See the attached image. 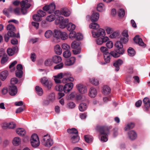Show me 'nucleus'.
Returning <instances> with one entry per match:
<instances>
[{
	"instance_id": "nucleus-1",
	"label": "nucleus",
	"mask_w": 150,
	"mask_h": 150,
	"mask_svg": "<svg viewBox=\"0 0 150 150\" xmlns=\"http://www.w3.org/2000/svg\"><path fill=\"white\" fill-rule=\"evenodd\" d=\"M54 80L56 83H61V81L60 79L63 78L62 82L64 83H66L69 81H72L74 79L71 77V75L70 73H60L58 74L57 75L54 76Z\"/></svg>"
},
{
	"instance_id": "nucleus-2",
	"label": "nucleus",
	"mask_w": 150,
	"mask_h": 150,
	"mask_svg": "<svg viewBox=\"0 0 150 150\" xmlns=\"http://www.w3.org/2000/svg\"><path fill=\"white\" fill-rule=\"evenodd\" d=\"M6 29L8 31L7 34H6L4 36L5 40L7 42L10 37H16L17 38H20L19 33L16 34L15 32L16 28L13 25L11 24H9L7 26Z\"/></svg>"
},
{
	"instance_id": "nucleus-3",
	"label": "nucleus",
	"mask_w": 150,
	"mask_h": 150,
	"mask_svg": "<svg viewBox=\"0 0 150 150\" xmlns=\"http://www.w3.org/2000/svg\"><path fill=\"white\" fill-rule=\"evenodd\" d=\"M115 51H112L110 53L111 56L117 58L120 57V55L123 54L125 52V50L123 46L120 42H116L115 44Z\"/></svg>"
},
{
	"instance_id": "nucleus-4",
	"label": "nucleus",
	"mask_w": 150,
	"mask_h": 150,
	"mask_svg": "<svg viewBox=\"0 0 150 150\" xmlns=\"http://www.w3.org/2000/svg\"><path fill=\"white\" fill-rule=\"evenodd\" d=\"M96 130L100 132V134L103 136L101 137V140L104 142H106L108 139L107 137L109 134V129L106 126L97 125L96 126Z\"/></svg>"
},
{
	"instance_id": "nucleus-5",
	"label": "nucleus",
	"mask_w": 150,
	"mask_h": 150,
	"mask_svg": "<svg viewBox=\"0 0 150 150\" xmlns=\"http://www.w3.org/2000/svg\"><path fill=\"white\" fill-rule=\"evenodd\" d=\"M33 4L32 0H23L20 3L21 11L23 15L28 13V9Z\"/></svg>"
},
{
	"instance_id": "nucleus-6",
	"label": "nucleus",
	"mask_w": 150,
	"mask_h": 150,
	"mask_svg": "<svg viewBox=\"0 0 150 150\" xmlns=\"http://www.w3.org/2000/svg\"><path fill=\"white\" fill-rule=\"evenodd\" d=\"M68 22L69 20L68 19H64L63 17H59L56 18L55 23L56 25H59V27L60 28H64L67 27Z\"/></svg>"
},
{
	"instance_id": "nucleus-7",
	"label": "nucleus",
	"mask_w": 150,
	"mask_h": 150,
	"mask_svg": "<svg viewBox=\"0 0 150 150\" xmlns=\"http://www.w3.org/2000/svg\"><path fill=\"white\" fill-rule=\"evenodd\" d=\"M54 36L57 40L61 38L62 40L67 39L68 38V34L66 32H61L57 30H54Z\"/></svg>"
},
{
	"instance_id": "nucleus-8",
	"label": "nucleus",
	"mask_w": 150,
	"mask_h": 150,
	"mask_svg": "<svg viewBox=\"0 0 150 150\" xmlns=\"http://www.w3.org/2000/svg\"><path fill=\"white\" fill-rule=\"evenodd\" d=\"M41 142L43 145L49 147H50L53 144L52 140L48 134L43 137Z\"/></svg>"
},
{
	"instance_id": "nucleus-9",
	"label": "nucleus",
	"mask_w": 150,
	"mask_h": 150,
	"mask_svg": "<svg viewBox=\"0 0 150 150\" xmlns=\"http://www.w3.org/2000/svg\"><path fill=\"white\" fill-rule=\"evenodd\" d=\"M92 33L93 37L98 38L99 37H105V33L104 30L102 28L94 30L92 31Z\"/></svg>"
},
{
	"instance_id": "nucleus-10",
	"label": "nucleus",
	"mask_w": 150,
	"mask_h": 150,
	"mask_svg": "<svg viewBox=\"0 0 150 150\" xmlns=\"http://www.w3.org/2000/svg\"><path fill=\"white\" fill-rule=\"evenodd\" d=\"M32 146L35 148L38 146L40 145V142L37 135L34 134L31 137L30 139Z\"/></svg>"
},
{
	"instance_id": "nucleus-11",
	"label": "nucleus",
	"mask_w": 150,
	"mask_h": 150,
	"mask_svg": "<svg viewBox=\"0 0 150 150\" xmlns=\"http://www.w3.org/2000/svg\"><path fill=\"white\" fill-rule=\"evenodd\" d=\"M55 5L54 3H52L49 5H46L43 7V10L49 13H53L55 9Z\"/></svg>"
},
{
	"instance_id": "nucleus-12",
	"label": "nucleus",
	"mask_w": 150,
	"mask_h": 150,
	"mask_svg": "<svg viewBox=\"0 0 150 150\" xmlns=\"http://www.w3.org/2000/svg\"><path fill=\"white\" fill-rule=\"evenodd\" d=\"M16 69L17 70L15 71L16 76L19 78H21L22 77L23 73L22 65L21 64H18L17 66Z\"/></svg>"
},
{
	"instance_id": "nucleus-13",
	"label": "nucleus",
	"mask_w": 150,
	"mask_h": 150,
	"mask_svg": "<svg viewBox=\"0 0 150 150\" xmlns=\"http://www.w3.org/2000/svg\"><path fill=\"white\" fill-rule=\"evenodd\" d=\"M41 82L43 86L48 89L51 88L52 83L51 81H49L46 77H43L41 80Z\"/></svg>"
},
{
	"instance_id": "nucleus-14",
	"label": "nucleus",
	"mask_w": 150,
	"mask_h": 150,
	"mask_svg": "<svg viewBox=\"0 0 150 150\" xmlns=\"http://www.w3.org/2000/svg\"><path fill=\"white\" fill-rule=\"evenodd\" d=\"M55 89L57 91H59L60 92L58 93V98L60 99L64 95V93H62V91H64V86L60 85H57L55 88Z\"/></svg>"
},
{
	"instance_id": "nucleus-15",
	"label": "nucleus",
	"mask_w": 150,
	"mask_h": 150,
	"mask_svg": "<svg viewBox=\"0 0 150 150\" xmlns=\"http://www.w3.org/2000/svg\"><path fill=\"white\" fill-rule=\"evenodd\" d=\"M76 87L79 92L81 93L84 94L87 92V87L84 85L79 84L76 85Z\"/></svg>"
},
{
	"instance_id": "nucleus-16",
	"label": "nucleus",
	"mask_w": 150,
	"mask_h": 150,
	"mask_svg": "<svg viewBox=\"0 0 150 150\" xmlns=\"http://www.w3.org/2000/svg\"><path fill=\"white\" fill-rule=\"evenodd\" d=\"M73 87V84L72 82L66 83L64 86V92L67 93L69 92Z\"/></svg>"
},
{
	"instance_id": "nucleus-17",
	"label": "nucleus",
	"mask_w": 150,
	"mask_h": 150,
	"mask_svg": "<svg viewBox=\"0 0 150 150\" xmlns=\"http://www.w3.org/2000/svg\"><path fill=\"white\" fill-rule=\"evenodd\" d=\"M109 40V38L107 36L100 37L96 40L97 44L101 45L103 43L107 42Z\"/></svg>"
},
{
	"instance_id": "nucleus-18",
	"label": "nucleus",
	"mask_w": 150,
	"mask_h": 150,
	"mask_svg": "<svg viewBox=\"0 0 150 150\" xmlns=\"http://www.w3.org/2000/svg\"><path fill=\"white\" fill-rule=\"evenodd\" d=\"M133 40L136 43L138 44L139 46L145 47L146 45L142 39L139 37V35H136L133 38Z\"/></svg>"
},
{
	"instance_id": "nucleus-19",
	"label": "nucleus",
	"mask_w": 150,
	"mask_h": 150,
	"mask_svg": "<svg viewBox=\"0 0 150 150\" xmlns=\"http://www.w3.org/2000/svg\"><path fill=\"white\" fill-rule=\"evenodd\" d=\"M104 56V58L105 61V62H99L100 64L102 65H105L107 63H109L111 59V56L110 53H107V54H105Z\"/></svg>"
},
{
	"instance_id": "nucleus-20",
	"label": "nucleus",
	"mask_w": 150,
	"mask_h": 150,
	"mask_svg": "<svg viewBox=\"0 0 150 150\" xmlns=\"http://www.w3.org/2000/svg\"><path fill=\"white\" fill-rule=\"evenodd\" d=\"M76 99L78 102H85L86 101L87 102L89 103V100L85 96H81L80 94L76 95Z\"/></svg>"
},
{
	"instance_id": "nucleus-21",
	"label": "nucleus",
	"mask_w": 150,
	"mask_h": 150,
	"mask_svg": "<svg viewBox=\"0 0 150 150\" xmlns=\"http://www.w3.org/2000/svg\"><path fill=\"white\" fill-rule=\"evenodd\" d=\"M18 51V48L17 46H14L13 48H8L7 50L8 54L10 56H12L14 53Z\"/></svg>"
},
{
	"instance_id": "nucleus-22",
	"label": "nucleus",
	"mask_w": 150,
	"mask_h": 150,
	"mask_svg": "<svg viewBox=\"0 0 150 150\" xmlns=\"http://www.w3.org/2000/svg\"><path fill=\"white\" fill-rule=\"evenodd\" d=\"M17 87L15 85H12L9 87V93L11 96H14L17 93Z\"/></svg>"
},
{
	"instance_id": "nucleus-23",
	"label": "nucleus",
	"mask_w": 150,
	"mask_h": 150,
	"mask_svg": "<svg viewBox=\"0 0 150 150\" xmlns=\"http://www.w3.org/2000/svg\"><path fill=\"white\" fill-rule=\"evenodd\" d=\"M123 63V61L120 59L116 61L113 64V66L115 68V71H117L120 69V66Z\"/></svg>"
},
{
	"instance_id": "nucleus-24",
	"label": "nucleus",
	"mask_w": 150,
	"mask_h": 150,
	"mask_svg": "<svg viewBox=\"0 0 150 150\" xmlns=\"http://www.w3.org/2000/svg\"><path fill=\"white\" fill-rule=\"evenodd\" d=\"M88 94L90 97L94 98L97 95V90L95 88L93 87H91L90 89Z\"/></svg>"
},
{
	"instance_id": "nucleus-25",
	"label": "nucleus",
	"mask_w": 150,
	"mask_h": 150,
	"mask_svg": "<svg viewBox=\"0 0 150 150\" xmlns=\"http://www.w3.org/2000/svg\"><path fill=\"white\" fill-rule=\"evenodd\" d=\"M128 134L129 139L131 140H134L136 139L137 137L136 133L133 130H131L129 131L128 133Z\"/></svg>"
},
{
	"instance_id": "nucleus-26",
	"label": "nucleus",
	"mask_w": 150,
	"mask_h": 150,
	"mask_svg": "<svg viewBox=\"0 0 150 150\" xmlns=\"http://www.w3.org/2000/svg\"><path fill=\"white\" fill-rule=\"evenodd\" d=\"M76 58L74 57H72L70 59H67L65 62V64L68 66L73 65L75 62Z\"/></svg>"
},
{
	"instance_id": "nucleus-27",
	"label": "nucleus",
	"mask_w": 150,
	"mask_h": 150,
	"mask_svg": "<svg viewBox=\"0 0 150 150\" xmlns=\"http://www.w3.org/2000/svg\"><path fill=\"white\" fill-rule=\"evenodd\" d=\"M99 15L98 13H93L92 15L91 19L92 22L97 21L99 18Z\"/></svg>"
},
{
	"instance_id": "nucleus-28",
	"label": "nucleus",
	"mask_w": 150,
	"mask_h": 150,
	"mask_svg": "<svg viewBox=\"0 0 150 150\" xmlns=\"http://www.w3.org/2000/svg\"><path fill=\"white\" fill-rule=\"evenodd\" d=\"M8 75V72L7 70L2 71L0 74V79L3 81H4Z\"/></svg>"
},
{
	"instance_id": "nucleus-29",
	"label": "nucleus",
	"mask_w": 150,
	"mask_h": 150,
	"mask_svg": "<svg viewBox=\"0 0 150 150\" xmlns=\"http://www.w3.org/2000/svg\"><path fill=\"white\" fill-rule=\"evenodd\" d=\"M12 9L11 8H5L3 10V13L7 17L10 16V13L12 12Z\"/></svg>"
},
{
	"instance_id": "nucleus-30",
	"label": "nucleus",
	"mask_w": 150,
	"mask_h": 150,
	"mask_svg": "<svg viewBox=\"0 0 150 150\" xmlns=\"http://www.w3.org/2000/svg\"><path fill=\"white\" fill-rule=\"evenodd\" d=\"M71 13L70 11L66 8L62 9V15L65 17L69 16Z\"/></svg>"
},
{
	"instance_id": "nucleus-31",
	"label": "nucleus",
	"mask_w": 150,
	"mask_h": 150,
	"mask_svg": "<svg viewBox=\"0 0 150 150\" xmlns=\"http://www.w3.org/2000/svg\"><path fill=\"white\" fill-rule=\"evenodd\" d=\"M54 51L58 55H60L62 53V49L59 45H57L54 47Z\"/></svg>"
},
{
	"instance_id": "nucleus-32",
	"label": "nucleus",
	"mask_w": 150,
	"mask_h": 150,
	"mask_svg": "<svg viewBox=\"0 0 150 150\" xmlns=\"http://www.w3.org/2000/svg\"><path fill=\"white\" fill-rule=\"evenodd\" d=\"M53 62L57 64L60 62L62 60L61 57L58 55H54L52 57Z\"/></svg>"
},
{
	"instance_id": "nucleus-33",
	"label": "nucleus",
	"mask_w": 150,
	"mask_h": 150,
	"mask_svg": "<svg viewBox=\"0 0 150 150\" xmlns=\"http://www.w3.org/2000/svg\"><path fill=\"white\" fill-rule=\"evenodd\" d=\"M103 93L105 95L109 94L111 91L110 88L107 85L104 86L103 88Z\"/></svg>"
},
{
	"instance_id": "nucleus-34",
	"label": "nucleus",
	"mask_w": 150,
	"mask_h": 150,
	"mask_svg": "<svg viewBox=\"0 0 150 150\" xmlns=\"http://www.w3.org/2000/svg\"><path fill=\"white\" fill-rule=\"evenodd\" d=\"M71 141L73 143H75L77 142L79 140V137L78 136V134L76 135L71 136Z\"/></svg>"
},
{
	"instance_id": "nucleus-35",
	"label": "nucleus",
	"mask_w": 150,
	"mask_h": 150,
	"mask_svg": "<svg viewBox=\"0 0 150 150\" xmlns=\"http://www.w3.org/2000/svg\"><path fill=\"white\" fill-rule=\"evenodd\" d=\"M75 25L71 23H69L67 25V29L69 31H73L75 29Z\"/></svg>"
},
{
	"instance_id": "nucleus-36",
	"label": "nucleus",
	"mask_w": 150,
	"mask_h": 150,
	"mask_svg": "<svg viewBox=\"0 0 150 150\" xmlns=\"http://www.w3.org/2000/svg\"><path fill=\"white\" fill-rule=\"evenodd\" d=\"M80 43L79 42H73L71 44V47L73 49H80Z\"/></svg>"
},
{
	"instance_id": "nucleus-37",
	"label": "nucleus",
	"mask_w": 150,
	"mask_h": 150,
	"mask_svg": "<svg viewBox=\"0 0 150 150\" xmlns=\"http://www.w3.org/2000/svg\"><path fill=\"white\" fill-rule=\"evenodd\" d=\"M21 139L18 137H15L13 140V143L15 146H18L21 143Z\"/></svg>"
},
{
	"instance_id": "nucleus-38",
	"label": "nucleus",
	"mask_w": 150,
	"mask_h": 150,
	"mask_svg": "<svg viewBox=\"0 0 150 150\" xmlns=\"http://www.w3.org/2000/svg\"><path fill=\"white\" fill-rule=\"evenodd\" d=\"M37 94L39 96H41L43 93V91L42 88L39 86H36L35 88Z\"/></svg>"
},
{
	"instance_id": "nucleus-39",
	"label": "nucleus",
	"mask_w": 150,
	"mask_h": 150,
	"mask_svg": "<svg viewBox=\"0 0 150 150\" xmlns=\"http://www.w3.org/2000/svg\"><path fill=\"white\" fill-rule=\"evenodd\" d=\"M16 133L20 136H24L25 133V131L23 129L18 128L16 130Z\"/></svg>"
},
{
	"instance_id": "nucleus-40",
	"label": "nucleus",
	"mask_w": 150,
	"mask_h": 150,
	"mask_svg": "<svg viewBox=\"0 0 150 150\" xmlns=\"http://www.w3.org/2000/svg\"><path fill=\"white\" fill-rule=\"evenodd\" d=\"M89 27L90 28L94 30H97L99 28V25L96 23H91L89 25Z\"/></svg>"
},
{
	"instance_id": "nucleus-41",
	"label": "nucleus",
	"mask_w": 150,
	"mask_h": 150,
	"mask_svg": "<svg viewBox=\"0 0 150 150\" xmlns=\"http://www.w3.org/2000/svg\"><path fill=\"white\" fill-rule=\"evenodd\" d=\"M127 52L129 56L133 57L134 56L135 54V52L134 49L131 47H129L127 50Z\"/></svg>"
},
{
	"instance_id": "nucleus-42",
	"label": "nucleus",
	"mask_w": 150,
	"mask_h": 150,
	"mask_svg": "<svg viewBox=\"0 0 150 150\" xmlns=\"http://www.w3.org/2000/svg\"><path fill=\"white\" fill-rule=\"evenodd\" d=\"M67 132L70 134H78V132L76 129L75 128L68 129L67 130Z\"/></svg>"
},
{
	"instance_id": "nucleus-43",
	"label": "nucleus",
	"mask_w": 150,
	"mask_h": 150,
	"mask_svg": "<svg viewBox=\"0 0 150 150\" xmlns=\"http://www.w3.org/2000/svg\"><path fill=\"white\" fill-rule=\"evenodd\" d=\"M71 55L70 50H66L63 52V55L65 58H68L70 57Z\"/></svg>"
},
{
	"instance_id": "nucleus-44",
	"label": "nucleus",
	"mask_w": 150,
	"mask_h": 150,
	"mask_svg": "<svg viewBox=\"0 0 150 150\" xmlns=\"http://www.w3.org/2000/svg\"><path fill=\"white\" fill-rule=\"evenodd\" d=\"M89 81L92 84L95 86H97L99 84L98 81L94 78L90 79Z\"/></svg>"
},
{
	"instance_id": "nucleus-45",
	"label": "nucleus",
	"mask_w": 150,
	"mask_h": 150,
	"mask_svg": "<svg viewBox=\"0 0 150 150\" xmlns=\"http://www.w3.org/2000/svg\"><path fill=\"white\" fill-rule=\"evenodd\" d=\"M87 108V105L86 104H80L79 109L81 112L83 111Z\"/></svg>"
},
{
	"instance_id": "nucleus-46",
	"label": "nucleus",
	"mask_w": 150,
	"mask_h": 150,
	"mask_svg": "<svg viewBox=\"0 0 150 150\" xmlns=\"http://www.w3.org/2000/svg\"><path fill=\"white\" fill-rule=\"evenodd\" d=\"M33 20L37 22H39L42 20V17L38 13L33 15Z\"/></svg>"
},
{
	"instance_id": "nucleus-47",
	"label": "nucleus",
	"mask_w": 150,
	"mask_h": 150,
	"mask_svg": "<svg viewBox=\"0 0 150 150\" xmlns=\"http://www.w3.org/2000/svg\"><path fill=\"white\" fill-rule=\"evenodd\" d=\"M128 41V38L125 37L122 38L120 39V41H117L116 42H120L121 45L123 46L122 43L125 44Z\"/></svg>"
},
{
	"instance_id": "nucleus-48",
	"label": "nucleus",
	"mask_w": 150,
	"mask_h": 150,
	"mask_svg": "<svg viewBox=\"0 0 150 150\" xmlns=\"http://www.w3.org/2000/svg\"><path fill=\"white\" fill-rule=\"evenodd\" d=\"M56 18L55 17V16L54 15L51 14L48 16L47 17L46 19L47 21L50 22L53 21L54 20V18Z\"/></svg>"
},
{
	"instance_id": "nucleus-49",
	"label": "nucleus",
	"mask_w": 150,
	"mask_h": 150,
	"mask_svg": "<svg viewBox=\"0 0 150 150\" xmlns=\"http://www.w3.org/2000/svg\"><path fill=\"white\" fill-rule=\"evenodd\" d=\"M134 126V125L133 123H131L128 124L125 127V131L128 130L130 129L133 128Z\"/></svg>"
},
{
	"instance_id": "nucleus-50",
	"label": "nucleus",
	"mask_w": 150,
	"mask_h": 150,
	"mask_svg": "<svg viewBox=\"0 0 150 150\" xmlns=\"http://www.w3.org/2000/svg\"><path fill=\"white\" fill-rule=\"evenodd\" d=\"M84 139L85 141L88 143L92 142L93 141L92 137L88 135L84 136Z\"/></svg>"
},
{
	"instance_id": "nucleus-51",
	"label": "nucleus",
	"mask_w": 150,
	"mask_h": 150,
	"mask_svg": "<svg viewBox=\"0 0 150 150\" xmlns=\"http://www.w3.org/2000/svg\"><path fill=\"white\" fill-rule=\"evenodd\" d=\"M100 50L101 52L103 53V55L105 54H107L109 53L108 52V50L105 47L102 46L101 47Z\"/></svg>"
},
{
	"instance_id": "nucleus-52",
	"label": "nucleus",
	"mask_w": 150,
	"mask_h": 150,
	"mask_svg": "<svg viewBox=\"0 0 150 150\" xmlns=\"http://www.w3.org/2000/svg\"><path fill=\"white\" fill-rule=\"evenodd\" d=\"M48 98L49 102H52L55 99L54 94V93H51L48 96Z\"/></svg>"
},
{
	"instance_id": "nucleus-53",
	"label": "nucleus",
	"mask_w": 150,
	"mask_h": 150,
	"mask_svg": "<svg viewBox=\"0 0 150 150\" xmlns=\"http://www.w3.org/2000/svg\"><path fill=\"white\" fill-rule=\"evenodd\" d=\"M104 5L102 3L99 4H98L97 8L98 11L102 12L103 11V6Z\"/></svg>"
},
{
	"instance_id": "nucleus-54",
	"label": "nucleus",
	"mask_w": 150,
	"mask_h": 150,
	"mask_svg": "<svg viewBox=\"0 0 150 150\" xmlns=\"http://www.w3.org/2000/svg\"><path fill=\"white\" fill-rule=\"evenodd\" d=\"M118 14L119 17H123L125 14V11L123 9L121 8L118 11Z\"/></svg>"
},
{
	"instance_id": "nucleus-55",
	"label": "nucleus",
	"mask_w": 150,
	"mask_h": 150,
	"mask_svg": "<svg viewBox=\"0 0 150 150\" xmlns=\"http://www.w3.org/2000/svg\"><path fill=\"white\" fill-rule=\"evenodd\" d=\"M62 47L63 49L66 50H70V46L66 43H63L62 45Z\"/></svg>"
},
{
	"instance_id": "nucleus-56",
	"label": "nucleus",
	"mask_w": 150,
	"mask_h": 150,
	"mask_svg": "<svg viewBox=\"0 0 150 150\" xmlns=\"http://www.w3.org/2000/svg\"><path fill=\"white\" fill-rule=\"evenodd\" d=\"M76 33L75 31H71L69 35V38L71 39H74L76 38Z\"/></svg>"
},
{
	"instance_id": "nucleus-57",
	"label": "nucleus",
	"mask_w": 150,
	"mask_h": 150,
	"mask_svg": "<svg viewBox=\"0 0 150 150\" xmlns=\"http://www.w3.org/2000/svg\"><path fill=\"white\" fill-rule=\"evenodd\" d=\"M52 34V32L50 30H48L46 31L45 34V36L47 38H50Z\"/></svg>"
},
{
	"instance_id": "nucleus-58",
	"label": "nucleus",
	"mask_w": 150,
	"mask_h": 150,
	"mask_svg": "<svg viewBox=\"0 0 150 150\" xmlns=\"http://www.w3.org/2000/svg\"><path fill=\"white\" fill-rule=\"evenodd\" d=\"M45 64L46 66H50L52 65L53 62H52L51 59H49L45 61Z\"/></svg>"
},
{
	"instance_id": "nucleus-59",
	"label": "nucleus",
	"mask_w": 150,
	"mask_h": 150,
	"mask_svg": "<svg viewBox=\"0 0 150 150\" xmlns=\"http://www.w3.org/2000/svg\"><path fill=\"white\" fill-rule=\"evenodd\" d=\"M76 39L79 40H82L83 39V35L81 33H77L76 35Z\"/></svg>"
},
{
	"instance_id": "nucleus-60",
	"label": "nucleus",
	"mask_w": 150,
	"mask_h": 150,
	"mask_svg": "<svg viewBox=\"0 0 150 150\" xmlns=\"http://www.w3.org/2000/svg\"><path fill=\"white\" fill-rule=\"evenodd\" d=\"M37 13L41 17H43L46 15V13L43 11L40 10L37 12Z\"/></svg>"
},
{
	"instance_id": "nucleus-61",
	"label": "nucleus",
	"mask_w": 150,
	"mask_h": 150,
	"mask_svg": "<svg viewBox=\"0 0 150 150\" xmlns=\"http://www.w3.org/2000/svg\"><path fill=\"white\" fill-rule=\"evenodd\" d=\"M63 67V64L61 63L58 64L54 67V69H60L62 68Z\"/></svg>"
},
{
	"instance_id": "nucleus-62",
	"label": "nucleus",
	"mask_w": 150,
	"mask_h": 150,
	"mask_svg": "<svg viewBox=\"0 0 150 150\" xmlns=\"http://www.w3.org/2000/svg\"><path fill=\"white\" fill-rule=\"evenodd\" d=\"M106 46L109 49L111 48L113 46V43L111 41H108L106 43Z\"/></svg>"
},
{
	"instance_id": "nucleus-63",
	"label": "nucleus",
	"mask_w": 150,
	"mask_h": 150,
	"mask_svg": "<svg viewBox=\"0 0 150 150\" xmlns=\"http://www.w3.org/2000/svg\"><path fill=\"white\" fill-rule=\"evenodd\" d=\"M7 126L9 128L13 129L16 127V125L14 122H11L8 124Z\"/></svg>"
},
{
	"instance_id": "nucleus-64",
	"label": "nucleus",
	"mask_w": 150,
	"mask_h": 150,
	"mask_svg": "<svg viewBox=\"0 0 150 150\" xmlns=\"http://www.w3.org/2000/svg\"><path fill=\"white\" fill-rule=\"evenodd\" d=\"M20 8L19 7H17L15 8L13 10L14 13L16 15H18L20 14Z\"/></svg>"
}]
</instances>
